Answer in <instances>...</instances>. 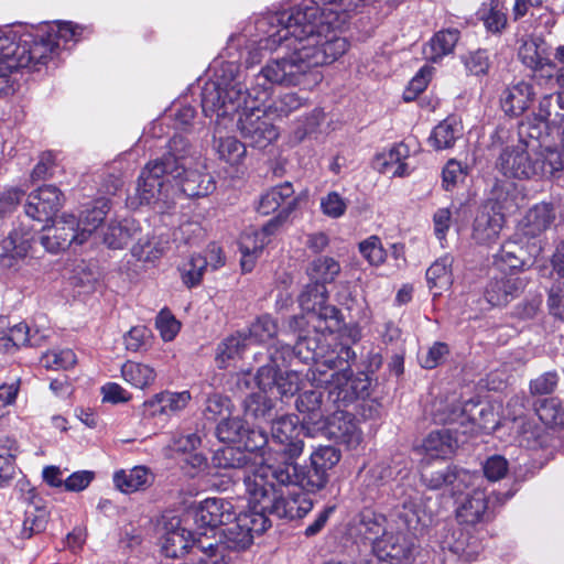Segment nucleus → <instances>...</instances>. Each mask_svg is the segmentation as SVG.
I'll return each mask as SVG.
<instances>
[{
    "instance_id": "nucleus-25",
    "label": "nucleus",
    "mask_w": 564,
    "mask_h": 564,
    "mask_svg": "<svg viewBox=\"0 0 564 564\" xmlns=\"http://www.w3.org/2000/svg\"><path fill=\"white\" fill-rule=\"evenodd\" d=\"M295 405L303 415V421L311 424L325 423L335 410L330 399L324 398V392L318 389L302 392L297 397Z\"/></svg>"
},
{
    "instance_id": "nucleus-45",
    "label": "nucleus",
    "mask_w": 564,
    "mask_h": 564,
    "mask_svg": "<svg viewBox=\"0 0 564 564\" xmlns=\"http://www.w3.org/2000/svg\"><path fill=\"white\" fill-rule=\"evenodd\" d=\"M138 228L130 220L110 221L104 230V242L110 249H122L137 234Z\"/></svg>"
},
{
    "instance_id": "nucleus-8",
    "label": "nucleus",
    "mask_w": 564,
    "mask_h": 564,
    "mask_svg": "<svg viewBox=\"0 0 564 564\" xmlns=\"http://www.w3.org/2000/svg\"><path fill=\"white\" fill-rule=\"evenodd\" d=\"M311 467L304 470L292 462L284 464L272 471V478L279 484H299L306 491L323 489L328 481V470L340 459V453L334 446H319L311 454Z\"/></svg>"
},
{
    "instance_id": "nucleus-38",
    "label": "nucleus",
    "mask_w": 564,
    "mask_h": 564,
    "mask_svg": "<svg viewBox=\"0 0 564 564\" xmlns=\"http://www.w3.org/2000/svg\"><path fill=\"white\" fill-rule=\"evenodd\" d=\"M249 502L252 505L251 510L246 513H240V523L242 527L249 529V532L253 534H262L271 527V521L268 514H271L269 510H264L267 507V499H256L252 495H249Z\"/></svg>"
},
{
    "instance_id": "nucleus-17",
    "label": "nucleus",
    "mask_w": 564,
    "mask_h": 564,
    "mask_svg": "<svg viewBox=\"0 0 564 564\" xmlns=\"http://www.w3.org/2000/svg\"><path fill=\"white\" fill-rule=\"evenodd\" d=\"M417 547V534L401 528H390L373 543V553L382 562L408 564Z\"/></svg>"
},
{
    "instance_id": "nucleus-15",
    "label": "nucleus",
    "mask_w": 564,
    "mask_h": 564,
    "mask_svg": "<svg viewBox=\"0 0 564 564\" xmlns=\"http://www.w3.org/2000/svg\"><path fill=\"white\" fill-rule=\"evenodd\" d=\"M395 496L390 517L397 528L417 534L432 522V513L426 511L423 496L419 491L413 488H398Z\"/></svg>"
},
{
    "instance_id": "nucleus-64",
    "label": "nucleus",
    "mask_w": 564,
    "mask_h": 564,
    "mask_svg": "<svg viewBox=\"0 0 564 564\" xmlns=\"http://www.w3.org/2000/svg\"><path fill=\"white\" fill-rule=\"evenodd\" d=\"M393 469L386 464H377L372 466L365 475V486L373 491L386 486L393 478Z\"/></svg>"
},
{
    "instance_id": "nucleus-21",
    "label": "nucleus",
    "mask_w": 564,
    "mask_h": 564,
    "mask_svg": "<svg viewBox=\"0 0 564 564\" xmlns=\"http://www.w3.org/2000/svg\"><path fill=\"white\" fill-rule=\"evenodd\" d=\"M524 202L525 195L522 187L512 181L503 180L494 184L487 206L495 213H502L506 218L507 215L514 214L522 207Z\"/></svg>"
},
{
    "instance_id": "nucleus-2",
    "label": "nucleus",
    "mask_w": 564,
    "mask_h": 564,
    "mask_svg": "<svg viewBox=\"0 0 564 564\" xmlns=\"http://www.w3.org/2000/svg\"><path fill=\"white\" fill-rule=\"evenodd\" d=\"M215 79L205 83L202 90V109L206 117H216V122L234 116L249 99L240 80V66L237 61H221L215 66Z\"/></svg>"
},
{
    "instance_id": "nucleus-20",
    "label": "nucleus",
    "mask_w": 564,
    "mask_h": 564,
    "mask_svg": "<svg viewBox=\"0 0 564 564\" xmlns=\"http://www.w3.org/2000/svg\"><path fill=\"white\" fill-rule=\"evenodd\" d=\"M63 193L54 185H44L32 192L25 205L28 217L37 221H47L62 207Z\"/></svg>"
},
{
    "instance_id": "nucleus-26",
    "label": "nucleus",
    "mask_w": 564,
    "mask_h": 564,
    "mask_svg": "<svg viewBox=\"0 0 564 564\" xmlns=\"http://www.w3.org/2000/svg\"><path fill=\"white\" fill-rule=\"evenodd\" d=\"M456 518L460 523L475 525L490 519L489 497L484 489L474 488L458 505Z\"/></svg>"
},
{
    "instance_id": "nucleus-58",
    "label": "nucleus",
    "mask_w": 564,
    "mask_h": 564,
    "mask_svg": "<svg viewBox=\"0 0 564 564\" xmlns=\"http://www.w3.org/2000/svg\"><path fill=\"white\" fill-rule=\"evenodd\" d=\"M47 36L54 41L64 43L66 45L69 42H77L84 31L83 26L73 24L72 22H55L47 25L44 29Z\"/></svg>"
},
{
    "instance_id": "nucleus-61",
    "label": "nucleus",
    "mask_w": 564,
    "mask_h": 564,
    "mask_svg": "<svg viewBox=\"0 0 564 564\" xmlns=\"http://www.w3.org/2000/svg\"><path fill=\"white\" fill-rule=\"evenodd\" d=\"M48 514L43 508H32L25 511L21 536L29 539L33 534L42 532L46 528Z\"/></svg>"
},
{
    "instance_id": "nucleus-52",
    "label": "nucleus",
    "mask_w": 564,
    "mask_h": 564,
    "mask_svg": "<svg viewBox=\"0 0 564 564\" xmlns=\"http://www.w3.org/2000/svg\"><path fill=\"white\" fill-rule=\"evenodd\" d=\"M536 415L550 426H564V403L557 398L542 400L535 408Z\"/></svg>"
},
{
    "instance_id": "nucleus-1",
    "label": "nucleus",
    "mask_w": 564,
    "mask_h": 564,
    "mask_svg": "<svg viewBox=\"0 0 564 564\" xmlns=\"http://www.w3.org/2000/svg\"><path fill=\"white\" fill-rule=\"evenodd\" d=\"M303 426L295 415H282L272 422L269 447L262 454L260 465L251 469L246 476V484L253 491L259 490V482L263 484L267 476L284 464L292 462L302 454L304 442Z\"/></svg>"
},
{
    "instance_id": "nucleus-57",
    "label": "nucleus",
    "mask_w": 564,
    "mask_h": 564,
    "mask_svg": "<svg viewBox=\"0 0 564 564\" xmlns=\"http://www.w3.org/2000/svg\"><path fill=\"white\" fill-rule=\"evenodd\" d=\"M227 525L228 527L225 529L224 534L229 547L235 550H245L252 544L253 535L249 532V529L241 525L240 517H238L237 513L236 519Z\"/></svg>"
},
{
    "instance_id": "nucleus-13",
    "label": "nucleus",
    "mask_w": 564,
    "mask_h": 564,
    "mask_svg": "<svg viewBox=\"0 0 564 564\" xmlns=\"http://www.w3.org/2000/svg\"><path fill=\"white\" fill-rule=\"evenodd\" d=\"M326 381L314 386L316 388L325 386L333 406L338 410L362 398L370 386L369 378L365 373L351 372L349 361H346L343 367L326 370Z\"/></svg>"
},
{
    "instance_id": "nucleus-18",
    "label": "nucleus",
    "mask_w": 564,
    "mask_h": 564,
    "mask_svg": "<svg viewBox=\"0 0 564 564\" xmlns=\"http://www.w3.org/2000/svg\"><path fill=\"white\" fill-rule=\"evenodd\" d=\"M284 364L281 359L279 349L270 352V364L262 366L257 373V382L259 389L273 392L283 397H291L297 392L300 388V376L296 371L280 370V365Z\"/></svg>"
},
{
    "instance_id": "nucleus-19",
    "label": "nucleus",
    "mask_w": 564,
    "mask_h": 564,
    "mask_svg": "<svg viewBox=\"0 0 564 564\" xmlns=\"http://www.w3.org/2000/svg\"><path fill=\"white\" fill-rule=\"evenodd\" d=\"M297 198L294 196L292 183L284 182L267 191L259 200L257 210L261 215L278 214L268 221L269 226L281 227L296 208Z\"/></svg>"
},
{
    "instance_id": "nucleus-47",
    "label": "nucleus",
    "mask_w": 564,
    "mask_h": 564,
    "mask_svg": "<svg viewBox=\"0 0 564 564\" xmlns=\"http://www.w3.org/2000/svg\"><path fill=\"white\" fill-rule=\"evenodd\" d=\"M478 15L487 31L491 33H499L507 25L506 8L502 0H489L482 3Z\"/></svg>"
},
{
    "instance_id": "nucleus-10",
    "label": "nucleus",
    "mask_w": 564,
    "mask_h": 564,
    "mask_svg": "<svg viewBox=\"0 0 564 564\" xmlns=\"http://www.w3.org/2000/svg\"><path fill=\"white\" fill-rule=\"evenodd\" d=\"M433 420L438 424L459 425L462 434L471 433L475 427L492 431L498 426L499 419L495 406L468 400L464 403H443L436 401L432 411Z\"/></svg>"
},
{
    "instance_id": "nucleus-48",
    "label": "nucleus",
    "mask_w": 564,
    "mask_h": 564,
    "mask_svg": "<svg viewBox=\"0 0 564 564\" xmlns=\"http://www.w3.org/2000/svg\"><path fill=\"white\" fill-rule=\"evenodd\" d=\"M306 105V99L297 93L289 91L279 95L268 107L265 112L272 119H282L289 117L292 112Z\"/></svg>"
},
{
    "instance_id": "nucleus-22",
    "label": "nucleus",
    "mask_w": 564,
    "mask_h": 564,
    "mask_svg": "<svg viewBox=\"0 0 564 564\" xmlns=\"http://www.w3.org/2000/svg\"><path fill=\"white\" fill-rule=\"evenodd\" d=\"M325 426L330 438L348 448H356L362 441V433L355 417L341 409L333 410Z\"/></svg>"
},
{
    "instance_id": "nucleus-59",
    "label": "nucleus",
    "mask_w": 564,
    "mask_h": 564,
    "mask_svg": "<svg viewBox=\"0 0 564 564\" xmlns=\"http://www.w3.org/2000/svg\"><path fill=\"white\" fill-rule=\"evenodd\" d=\"M207 268V260L199 256L191 257L181 268V278L187 288L198 285Z\"/></svg>"
},
{
    "instance_id": "nucleus-44",
    "label": "nucleus",
    "mask_w": 564,
    "mask_h": 564,
    "mask_svg": "<svg viewBox=\"0 0 564 564\" xmlns=\"http://www.w3.org/2000/svg\"><path fill=\"white\" fill-rule=\"evenodd\" d=\"M459 39L456 29H447L437 32L424 48L426 58L435 62L453 52Z\"/></svg>"
},
{
    "instance_id": "nucleus-39",
    "label": "nucleus",
    "mask_w": 564,
    "mask_h": 564,
    "mask_svg": "<svg viewBox=\"0 0 564 564\" xmlns=\"http://www.w3.org/2000/svg\"><path fill=\"white\" fill-rule=\"evenodd\" d=\"M463 135V127L455 118H447L440 122L429 138L430 144L437 151L453 148Z\"/></svg>"
},
{
    "instance_id": "nucleus-24",
    "label": "nucleus",
    "mask_w": 564,
    "mask_h": 564,
    "mask_svg": "<svg viewBox=\"0 0 564 564\" xmlns=\"http://www.w3.org/2000/svg\"><path fill=\"white\" fill-rule=\"evenodd\" d=\"M278 228L269 226L267 223L260 229H252L245 231L239 240V249L241 252V269L245 272H250L254 265L259 254L263 248L270 242L271 236Z\"/></svg>"
},
{
    "instance_id": "nucleus-60",
    "label": "nucleus",
    "mask_w": 564,
    "mask_h": 564,
    "mask_svg": "<svg viewBox=\"0 0 564 564\" xmlns=\"http://www.w3.org/2000/svg\"><path fill=\"white\" fill-rule=\"evenodd\" d=\"M52 225L55 228V232L59 234L62 237L68 238V242L70 245H82L85 242L80 240V224L78 223L75 215L64 213L58 218H56Z\"/></svg>"
},
{
    "instance_id": "nucleus-56",
    "label": "nucleus",
    "mask_w": 564,
    "mask_h": 564,
    "mask_svg": "<svg viewBox=\"0 0 564 564\" xmlns=\"http://www.w3.org/2000/svg\"><path fill=\"white\" fill-rule=\"evenodd\" d=\"M276 333V322L270 315H262L250 325L246 336L247 341L260 344L272 339Z\"/></svg>"
},
{
    "instance_id": "nucleus-9",
    "label": "nucleus",
    "mask_w": 564,
    "mask_h": 564,
    "mask_svg": "<svg viewBox=\"0 0 564 564\" xmlns=\"http://www.w3.org/2000/svg\"><path fill=\"white\" fill-rule=\"evenodd\" d=\"M299 303L305 315L293 316L290 328L302 332L305 324L316 333H334L340 326L339 311L327 304V290L321 283L306 285L299 296Z\"/></svg>"
},
{
    "instance_id": "nucleus-55",
    "label": "nucleus",
    "mask_w": 564,
    "mask_h": 564,
    "mask_svg": "<svg viewBox=\"0 0 564 564\" xmlns=\"http://www.w3.org/2000/svg\"><path fill=\"white\" fill-rule=\"evenodd\" d=\"M215 147L219 159L230 165L239 164L246 154L245 144L234 137L220 138Z\"/></svg>"
},
{
    "instance_id": "nucleus-43",
    "label": "nucleus",
    "mask_w": 564,
    "mask_h": 564,
    "mask_svg": "<svg viewBox=\"0 0 564 564\" xmlns=\"http://www.w3.org/2000/svg\"><path fill=\"white\" fill-rule=\"evenodd\" d=\"M444 549H448L453 554L467 562L475 561L479 553L477 541L471 540V536L463 529L454 530L452 536L445 539Z\"/></svg>"
},
{
    "instance_id": "nucleus-49",
    "label": "nucleus",
    "mask_w": 564,
    "mask_h": 564,
    "mask_svg": "<svg viewBox=\"0 0 564 564\" xmlns=\"http://www.w3.org/2000/svg\"><path fill=\"white\" fill-rule=\"evenodd\" d=\"M453 259L449 256L437 259L426 270V280L430 289L446 290L453 282L452 275Z\"/></svg>"
},
{
    "instance_id": "nucleus-3",
    "label": "nucleus",
    "mask_w": 564,
    "mask_h": 564,
    "mask_svg": "<svg viewBox=\"0 0 564 564\" xmlns=\"http://www.w3.org/2000/svg\"><path fill=\"white\" fill-rule=\"evenodd\" d=\"M311 335L307 330L306 335L300 334L294 346L285 345L281 347L282 361L293 354L305 362L313 361L314 367L307 372V379L313 384H319L326 381V370L343 367L346 361L355 359V351L350 347L341 346L339 350H329L328 346L323 341L326 339V334L316 333Z\"/></svg>"
},
{
    "instance_id": "nucleus-4",
    "label": "nucleus",
    "mask_w": 564,
    "mask_h": 564,
    "mask_svg": "<svg viewBox=\"0 0 564 564\" xmlns=\"http://www.w3.org/2000/svg\"><path fill=\"white\" fill-rule=\"evenodd\" d=\"M496 166L507 177L529 180L556 176L564 164L561 152L554 148H545L538 155L518 143L502 150Z\"/></svg>"
},
{
    "instance_id": "nucleus-14",
    "label": "nucleus",
    "mask_w": 564,
    "mask_h": 564,
    "mask_svg": "<svg viewBox=\"0 0 564 564\" xmlns=\"http://www.w3.org/2000/svg\"><path fill=\"white\" fill-rule=\"evenodd\" d=\"M59 52V43L47 36L42 29L34 37L15 42L12 36L11 62L9 68H30L39 70Z\"/></svg>"
},
{
    "instance_id": "nucleus-62",
    "label": "nucleus",
    "mask_w": 564,
    "mask_h": 564,
    "mask_svg": "<svg viewBox=\"0 0 564 564\" xmlns=\"http://www.w3.org/2000/svg\"><path fill=\"white\" fill-rule=\"evenodd\" d=\"M76 364V355L70 349L51 350L41 357V365L46 369H68Z\"/></svg>"
},
{
    "instance_id": "nucleus-31",
    "label": "nucleus",
    "mask_w": 564,
    "mask_h": 564,
    "mask_svg": "<svg viewBox=\"0 0 564 564\" xmlns=\"http://www.w3.org/2000/svg\"><path fill=\"white\" fill-rule=\"evenodd\" d=\"M505 219L502 213H495V210L489 209V206H484L474 221V240L478 243L495 241L505 225Z\"/></svg>"
},
{
    "instance_id": "nucleus-40",
    "label": "nucleus",
    "mask_w": 564,
    "mask_h": 564,
    "mask_svg": "<svg viewBox=\"0 0 564 564\" xmlns=\"http://www.w3.org/2000/svg\"><path fill=\"white\" fill-rule=\"evenodd\" d=\"M555 218L553 206L549 203H540L530 208L524 216L523 227L529 236H538L546 230Z\"/></svg>"
},
{
    "instance_id": "nucleus-6",
    "label": "nucleus",
    "mask_w": 564,
    "mask_h": 564,
    "mask_svg": "<svg viewBox=\"0 0 564 564\" xmlns=\"http://www.w3.org/2000/svg\"><path fill=\"white\" fill-rule=\"evenodd\" d=\"M258 487L259 490L253 491L246 484V491L258 500L267 499V507L263 509L279 518L300 519L313 508L312 500L299 484H279L276 479L267 476L265 481L259 482Z\"/></svg>"
},
{
    "instance_id": "nucleus-33",
    "label": "nucleus",
    "mask_w": 564,
    "mask_h": 564,
    "mask_svg": "<svg viewBox=\"0 0 564 564\" xmlns=\"http://www.w3.org/2000/svg\"><path fill=\"white\" fill-rule=\"evenodd\" d=\"M534 120L540 121L545 130L560 133L564 127V107L560 102V93L541 98L538 111L534 112Z\"/></svg>"
},
{
    "instance_id": "nucleus-16",
    "label": "nucleus",
    "mask_w": 564,
    "mask_h": 564,
    "mask_svg": "<svg viewBox=\"0 0 564 564\" xmlns=\"http://www.w3.org/2000/svg\"><path fill=\"white\" fill-rule=\"evenodd\" d=\"M219 546L214 543L204 544L202 540H194L191 531L176 525L166 531L162 539V553L166 557L178 558L187 552L194 555L202 553V564H217L216 560Z\"/></svg>"
},
{
    "instance_id": "nucleus-50",
    "label": "nucleus",
    "mask_w": 564,
    "mask_h": 564,
    "mask_svg": "<svg viewBox=\"0 0 564 564\" xmlns=\"http://www.w3.org/2000/svg\"><path fill=\"white\" fill-rule=\"evenodd\" d=\"M339 273V262L330 257H319L315 259L308 268V274L311 279L315 281L314 283H321L323 285L333 282Z\"/></svg>"
},
{
    "instance_id": "nucleus-46",
    "label": "nucleus",
    "mask_w": 564,
    "mask_h": 564,
    "mask_svg": "<svg viewBox=\"0 0 564 564\" xmlns=\"http://www.w3.org/2000/svg\"><path fill=\"white\" fill-rule=\"evenodd\" d=\"M247 347V336L236 334L225 338L217 347L216 362L219 368H227L239 359Z\"/></svg>"
},
{
    "instance_id": "nucleus-37",
    "label": "nucleus",
    "mask_w": 564,
    "mask_h": 564,
    "mask_svg": "<svg viewBox=\"0 0 564 564\" xmlns=\"http://www.w3.org/2000/svg\"><path fill=\"white\" fill-rule=\"evenodd\" d=\"M213 462L215 466L219 468L242 469L245 485L246 476L251 471V469L260 465V462L251 464L250 454L246 451H242L240 447L230 446L218 449L213 457Z\"/></svg>"
},
{
    "instance_id": "nucleus-11",
    "label": "nucleus",
    "mask_w": 564,
    "mask_h": 564,
    "mask_svg": "<svg viewBox=\"0 0 564 564\" xmlns=\"http://www.w3.org/2000/svg\"><path fill=\"white\" fill-rule=\"evenodd\" d=\"M291 8L258 18L254 22L257 32L254 39L247 40L246 35L230 37L227 46L228 55L231 56V50H236L245 44V48L239 53V58L245 62L247 67L260 64L267 54L279 50L265 47L264 43L267 42L265 40L269 39V30H276L279 34L284 33L289 30V24H291V20H289Z\"/></svg>"
},
{
    "instance_id": "nucleus-63",
    "label": "nucleus",
    "mask_w": 564,
    "mask_h": 564,
    "mask_svg": "<svg viewBox=\"0 0 564 564\" xmlns=\"http://www.w3.org/2000/svg\"><path fill=\"white\" fill-rule=\"evenodd\" d=\"M452 476L448 490L453 496L462 495L465 490L470 488L473 490L476 488V482L480 479L479 475L457 468L456 466H453L452 468Z\"/></svg>"
},
{
    "instance_id": "nucleus-51",
    "label": "nucleus",
    "mask_w": 564,
    "mask_h": 564,
    "mask_svg": "<svg viewBox=\"0 0 564 564\" xmlns=\"http://www.w3.org/2000/svg\"><path fill=\"white\" fill-rule=\"evenodd\" d=\"M246 431L247 423L239 416L226 415L216 427L217 437L225 443H240Z\"/></svg>"
},
{
    "instance_id": "nucleus-34",
    "label": "nucleus",
    "mask_w": 564,
    "mask_h": 564,
    "mask_svg": "<svg viewBox=\"0 0 564 564\" xmlns=\"http://www.w3.org/2000/svg\"><path fill=\"white\" fill-rule=\"evenodd\" d=\"M409 148L405 144H395L376 156L375 166L383 174L390 173L392 176H405L409 174V170L404 160L409 156Z\"/></svg>"
},
{
    "instance_id": "nucleus-32",
    "label": "nucleus",
    "mask_w": 564,
    "mask_h": 564,
    "mask_svg": "<svg viewBox=\"0 0 564 564\" xmlns=\"http://www.w3.org/2000/svg\"><path fill=\"white\" fill-rule=\"evenodd\" d=\"M518 57L524 66L532 70L553 66L550 59V46L541 37L524 39L518 50Z\"/></svg>"
},
{
    "instance_id": "nucleus-53",
    "label": "nucleus",
    "mask_w": 564,
    "mask_h": 564,
    "mask_svg": "<svg viewBox=\"0 0 564 564\" xmlns=\"http://www.w3.org/2000/svg\"><path fill=\"white\" fill-rule=\"evenodd\" d=\"M269 390L260 389L249 394L243 400L245 414L254 419L265 417L274 406L272 399L268 395Z\"/></svg>"
},
{
    "instance_id": "nucleus-29",
    "label": "nucleus",
    "mask_w": 564,
    "mask_h": 564,
    "mask_svg": "<svg viewBox=\"0 0 564 564\" xmlns=\"http://www.w3.org/2000/svg\"><path fill=\"white\" fill-rule=\"evenodd\" d=\"M192 395L189 391H162L144 402V408L152 416H171L184 410L189 403Z\"/></svg>"
},
{
    "instance_id": "nucleus-23",
    "label": "nucleus",
    "mask_w": 564,
    "mask_h": 564,
    "mask_svg": "<svg viewBox=\"0 0 564 564\" xmlns=\"http://www.w3.org/2000/svg\"><path fill=\"white\" fill-rule=\"evenodd\" d=\"M234 505L223 498H207L195 510V522L202 528L226 525L236 519Z\"/></svg>"
},
{
    "instance_id": "nucleus-7",
    "label": "nucleus",
    "mask_w": 564,
    "mask_h": 564,
    "mask_svg": "<svg viewBox=\"0 0 564 564\" xmlns=\"http://www.w3.org/2000/svg\"><path fill=\"white\" fill-rule=\"evenodd\" d=\"M169 153L172 156V166L180 167L181 176L173 178L176 182V191L188 197H203L213 193L216 188L214 178L204 173V164L195 156L187 140L182 135H174L169 143Z\"/></svg>"
},
{
    "instance_id": "nucleus-36",
    "label": "nucleus",
    "mask_w": 564,
    "mask_h": 564,
    "mask_svg": "<svg viewBox=\"0 0 564 564\" xmlns=\"http://www.w3.org/2000/svg\"><path fill=\"white\" fill-rule=\"evenodd\" d=\"M154 475L145 466H134L129 470H119L113 475L116 487L126 494L143 490L152 485Z\"/></svg>"
},
{
    "instance_id": "nucleus-54",
    "label": "nucleus",
    "mask_w": 564,
    "mask_h": 564,
    "mask_svg": "<svg viewBox=\"0 0 564 564\" xmlns=\"http://www.w3.org/2000/svg\"><path fill=\"white\" fill-rule=\"evenodd\" d=\"M384 523L386 518L382 514L365 511L360 517L359 531L367 540L371 541L373 544L389 531L386 529Z\"/></svg>"
},
{
    "instance_id": "nucleus-35",
    "label": "nucleus",
    "mask_w": 564,
    "mask_h": 564,
    "mask_svg": "<svg viewBox=\"0 0 564 564\" xmlns=\"http://www.w3.org/2000/svg\"><path fill=\"white\" fill-rule=\"evenodd\" d=\"M553 133L545 130L540 121L534 120V117L532 119L528 118L519 126V144L540 155L545 148H552L547 144V139Z\"/></svg>"
},
{
    "instance_id": "nucleus-28",
    "label": "nucleus",
    "mask_w": 564,
    "mask_h": 564,
    "mask_svg": "<svg viewBox=\"0 0 564 564\" xmlns=\"http://www.w3.org/2000/svg\"><path fill=\"white\" fill-rule=\"evenodd\" d=\"M534 90L531 84L518 82L507 86L500 94V107L510 117L521 116L531 105Z\"/></svg>"
},
{
    "instance_id": "nucleus-41",
    "label": "nucleus",
    "mask_w": 564,
    "mask_h": 564,
    "mask_svg": "<svg viewBox=\"0 0 564 564\" xmlns=\"http://www.w3.org/2000/svg\"><path fill=\"white\" fill-rule=\"evenodd\" d=\"M109 200L106 198H99L95 200L91 207L86 208L80 213L79 218H77L80 224V240L87 241L90 235L99 227V225L106 218L109 212Z\"/></svg>"
},
{
    "instance_id": "nucleus-30",
    "label": "nucleus",
    "mask_w": 564,
    "mask_h": 564,
    "mask_svg": "<svg viewBox=\"0 0 564 564\" xmlns=\"http://www.w3.org/2000/svg\"><path fill=\"white\" fill-rule=\"evenodd\" d=\"M458 429H441L432 431L423 440L422 447L432 458H447L458 446Z\"/></svg>"
},
{
    "instance_id": "nucleus-5",
    "label": "nucleus",
    "mask_w": 564,
    "mask_h": 564,
    "mask_svg": "<svg viewBox=\"0 0 564 564\" xmlns=\"http://www.w3.org/2000/svg\"><path fill=\"white\" fill-rule=\"evenodd\" d=\"M167 152L161 159L149 162L141 171L137 184L139 205H148L159 213H165L175 204L177 191L171 178L181 176L180 167L172 166Z\"/></svg>"
},
{
    "instance_id": "nucleus-12",
    "label": "nucleus",
    "mask_w": 564,
    "mask_h": 564,
    "mask_svg": "<svg viewBox=\"0 0 564 564\" xmlns=\"http://www.w3.org/2000/svg\"><path fill=\"white\" fill-rule=\"evenodd\" d=\"M265 100L254 98L252 94L249 99H245L237 112L239 113L237 124L242 138L250 145L259 149L267 148L279 135L276 127L270 121L271 116H268L265 108H261Z\"/></svg>"
},
{
    "instance_id": "nucleus-42",
    "label": "nucleus",
    "mask_w": 564,
    "mask_h": 564,
    "mask_svg": "<svg viewBox=\"0 0 564 564\" xmlns=\"http://www.w3.org/2000/svg\"><path fill=\"white\" fill-rule=\"evenodd\" d=\"M121 376L133 388L144 390L154 383L156 371L150 365L128 360L121 367Z\"/></svg>"
},
{
    "instance_id": "nucleus-27",
    "label": "nucleus",
    "mask_w": 564,
    "mask_h": 564,
    "mask_svg": "<svg viewBox=\"0 0 564 564\" xmlns=\"http://www.w3.org/2000/svg\"><path fill=\"white\" fill-rule=\"evenodd\" d=\"M524 281L516 275H505L491 279L486 285L484 296L487 303L495 306H505L523 291Z\"/></svg>"
}]
</instances>
